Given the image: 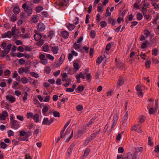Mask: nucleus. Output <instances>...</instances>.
Masks as SVG:
<instances>
[{
	"instance_id": "f03ea898",
	"label": "nucleus",
	"mask_w": 159,
	"mask_h": 159,
	"mask_svg": "<svg viewBox=\"0 0 159 159\" xmlns=\"http://www.w3.org/2000/svg\"><path fill=\"white\" fill-rule=\"evenodd\" d=\"M22 7L24 9L25 11L27 13L28 16H30L32 14L33 10L32 8L26 3L23 4Z\"/></svg>"
},
{
	"instance_id": "393cba45",
	"label": "nucleus",
	"mask_w": 159,
	"mask_h": 159,
	"mask_svg": "<svg viewBox=\"0 0 159 159\" xmlns=\"http://www.w3.org/2000/svg\"><path fill=\"white\" fill-rule=\"evenodd\" d=\"M33 119L36 122H38L39 121V116L38 114H35L33 116Z\"/></svg>"
},
{
	"instance_id": "412c9836",
	"label": "nucleus",
	"mask_w": 159,
	"mask_h": 159,
	"mask_svg": "<svg viewBox=\"0 0 159 159\" xmlns=\"http://www.w3.org/2000/svg\"><path fill=\"white\" fill-rule=\"evenodd\" d=\"M50 49L48 44H45L43 47V51L45 52H48Z\"/></svg>"
},
{
	"instance_id": "5701e85b",
	"label": "nucleus",
	"mask_w": 159,
	"mask_h": 159,
	"mask_svg": "<svg viewBox=\"0 0 159 159\" xmlns=\"http://www.w3.org/2000/svg\"><path fill=\"white\" fill-rule=\"evenodd\" d=\"M30 79V77L27 78L26 77H23L21 78V81L23 84H25L28 82Z\"/></svg>"
},
{
	"instance_id": "7ed1b4c3",
	"label": "nucleus",
	"mask_w": 159,
	"mask_h": 159,
	"mask_svg": "<svg viewBox=\"0 0 159 159\" xmlns=\"http://www.w3.org/2000/svg\"><path fill=\"white\" fill-rule=\"evenodd\" d=\"M12 45L11 44H8L6 48L3 49L1 54L2 57H4L6 56L10 52V49L11 48Z\"/></svg>"
},
{
	"instance_id": "0eeeda50",
	"label": "nucleus",
	"mask_w": 159,
	"mask_h": 159,
	"mask_svg": "<svg viewBox=\"0 0 159 159\" xmlns=\"http://www.w3.org/2000/svg\"><path fill=\"white\" fill-rule=\"evenodd\" d=\"M129 120L128 112V111H127L126 112V114L124 116L122 121L123 124L124 126H126L128 123V121Z\"/></svg>"
},
{
	"instance_id": "ea45409f",
	"label": "nucleus",
	"mask_w": 159,
	"mask_h": 159,
	"mask_svg": "<svg viewBox=\"0 0 159 159\" xmlns=\"http://www.w3.org/2000/svg\"><path fill=\"white\" fill-rule=\"evenodd\" d=\"M39 62L40 63L44 65H47L48 63V61L47 59L40 60Z\"/></svg>"
},
{
	"instance_id": "1a4fd4ad",
	"label": "nucleus",
	"mask_w": 159,
	"mask_h": 159,
	"mask_svg": "<svg viewBox=\"0 0 159 159\" xmlns=\"http://www.w3.org/2000/svg\"><path fill=\"white\" fill-rule=\"evenodd\" d=\"M5 97L7 100L11 103H14L16 101L15 98L11 95L8 94Z\"/></svg>"
},
{
	"instance_id": "4d7b16f0",
	"label": "nucleus",
	"mask_w": 159,
	"mask_h": 159,
	"mask_svg": "<svg viewBox=\"0 0 159 159\" xmlns=\"http://www.w3.org/2000/svg\"><path fill=\"white\" fill-rule=\"evenodd\" d=\"M140 56L141 58L143 60H145L146 58V55L145 53H143L142 52H141L140 54Z\"/></svg>"
},
{
	"instance_id": "f8f14e48",
	"label": "nucleus",
	"mask_w": 159,
	"mask_h": 159,
	"mask_svg": "<svg viewBox=\"0 0 159 159\" xmlns=\"http://www.w3.org/2000/svg\"><path fill=\"white\" fill-rule=\"evenodd\" d=\"M39 16L37 15H33L30 18V21L31 23H36L39 21Z\"/></svg>"
},
{
	"instance_id": "473e14b6",
	"label": "nucleus",
	"mask_w": 159,
	"mask_h": 159,
	"mask_svg": "<svg viewBox=\"0 0 159 159\" xmlns=\"http://www.w3.org/2000/svg\"><path fill=\"white\" fill-rule=\"evenodd\" d=\"M105 7L103 5H101L97 7V10L98 12H102L104 9Z\"/></svg>"
},
{
	"instance_id": "c85d7f7f",
	"label": "nucleus",
	"mask_w": 159,
	"mask_h": 159,
	"mask_svg": "<svg viewBox=\"0 0 159 159\" xmlns=\"http://www.w3.org/2000/svg\"><path fill=\"white\" fill-rule=\"evenodd\" d=\"M43 9V8L41 6H38L35 8V11L38 12H40Z\"/></svg>"
},
{
	"instance_id": "c03bdc74",
	"label": "nucleus",
	"mask_w": 159,
	"mask_h": 159,
	"mask_svg": "<svg viewBox=\"0 0 159 159\" xmlns=\"http://www.w3.org/2000/svg\"><path fill=\"white\" fill-rule=\"evenodd\" d=\"M96 35L95 31L94 30H92L90 32V35L92 39L95 38Z\"/></svg>"
},
{
	"instance_id": "5fc2aeb1",
	"label": "nucleus",
	"mask_w": 159,
	"mask_h": 159,
	"mask_svg": "<svg viewBox=\"0 0 159 159\" xmlns=\"http://www.w3.org/2000/svg\"><path fill=\"white\" fill-rule=\"evenodd\" d=\"M53 116L55 117H59L60 116V114L58 111H55L53 112Z\"/></svg>"
},
{
	"instance_id": "2eb2a0df",
	"label": "nucleus",
	"mask_w": 159,
	"mask_h": 159,
	"mask_svg": "<svg viewBox=\"0 0 159 159\" xmlns=\"http://www.w3.org/2000/svg\"><path fill=\"white\" fill-rule=\"evenodd\" d=\"M61 34L64 39H66L68 38L69 35V33L66 31H63L61 32Z\"/></svg>"
},
{
	"instance_id": "423d86ee",
	"label": "nucleus",
	"mask_w": 159,
	"mask_h": 159,
	"mask_svg": "<svg viewBox=\"0 0 159 159\" xmlns=\"http://www.w3.org/2000/svg\"><path fill=\"white\" fill-rule=\"evenodd\" d=\"M78 56V53L74 50H72L71 52L68 54V59L69 61H71L73 57L74 56Z\"/></svg>"
},
{
	"instance_id": "6e6d98bb",
	"label": "nucleus",
	"mask_w": 159,
	"mask_h": 159,
	"mask_svg": "<svg viewBox=\"0 0 159 159\" xmlns=\"http://www.w3.org/2000/svg\"><path fill=\"white\" fill-rule=\"evenodd\" d=\"M109 9L110 7H108L107 9L106 13L105 15V16L106 17L110 16L111 15V13L109 12Z\"/></svg>"
},
{
	"instance_id": "58836bf2",
	"label": "nucleus",
	"mask_w": 159,
	"mask_h": 159,
	"mask_svg": "<svg viewBox=\"0 0 159 159\" xmlns=\"http://www.w3.org/2000/svg\"><path fill=\"white\" fill-rule=\"evenodd\" d=\"M37 42V45L41 46L44 43V40L43 39H40Z\"/></svg>"
},
{
	"instance_id": "bb28decb",
	"label": "nucleus",
	"mask_w": 159,
	"mask_h": 159,
	"mask_svg": "<svg viewBox=\"0 0 159 159\" xmlns=\"http://www.w3.org/2000/svg\"><path fill=\"white\" fill-rule=\"evenodd\" d=\"M67 3V0H62L59 2L58 5L60 6H64L66 5Z\"/></svg>"
},
{
	"instance_id": "37998d69",
	"label": "nucleus",
	"mask_w": 159,
	"mask_h": 159,
	"mask_svg": "<svg viewBox=\"0 0 159 159\" xmlns=\"http://www.w3.org/2000/svg\"><path fill=\"white\" fill-rule=\"evenodd\" d=\"M30 74L32 75V77L35 78H37L39 77V75L37 73L34 72H31L30 73Z\"/></svg>"
},
{
	"instance_id": "864d4df0",
	"label": "nucleus",
	"mask_w": 159,
	"mask_h": 159,
	"mask_svg": "<svg viewBox=\"0 0 159 159\" xmlns=\"http://www.w3.org/2000/svg\"><path fill=\"white\" fill-rule=\"evenodd\" d=\"M83 109V107L81 105H78L76 107V109L78 111H82Z\"/></svg>"
},
{
	"instance_id": "f704fd0d",
	"label": "nucleus",
	"mask_w": 159,
	"mask_h": 159,
	"mask_svg": "<svg viewBox=\"0 0 159 159\" xmlns=\"http://www.w3.org/2000/svg\"><path fill=\"white\" fill-rule=\"evenodd\" d=\"M143 34L146 37H148L150 35V33L148 30H146L143 31Z\"/></svg>"
},
{
	"instance_id": "f3484780",
	"label": "nucleus",
	"mask_w": 159,
	"mask_h": 159,
	"mask_svg": "<svg viewBox=\"0 0 159 159\" xmlns=\"http://www.w3.org/2000/svg\"><path fill=\"white\" fill-rule=\"evenodd\" d=\"M73 66L75 70H78L80 68V66L78 61H74L73 63Z\"/></svg>"
},
{
	"instance_id": "a878e982",
	"label": "nucleus",
	"mask_w": 159,
	"mask_h": 159,
	"mask_svg": "<svg viewBox=\"0 0 159 159\" xmlns=\"http://www.w3.org/2000/svg\"><path fill=\"white\" fill-rule=\"evenodd\" d=\"M66 25L68 29L70 30H73L75 27V26L71 24H67Z\"/></svg>"
},
{
	"instance_id": "9d476101",
	"label": "nucleus",
	"mask_w": 159,
	"mask_h": 159,
	"mask_svg": "<svg viewBox=\"0 0 159 159\" xmlns=\"http://www.w3.org/2000/svg\"><path fill=\"white\" fill-rule=\"evenodd\" d=\"M37 30L40 31H43L45 29L44 24L41 22H39L37 25Z\"/></svg>"
},
{
	"instance_id": "8fccbe9b",
	"label": "nucleus",
	"mask_w": 159,
	"mask_h": 159,
	"mask_svg": "<svg viewBox=\"0 0 159 159\" xmlns=\"http://www.w3.org/2000/svg\"><path fill=\"white\" fill-rule=\"evenodd\" d=\"M18 83L16 81H14L13 83L12 88L14 89H16V86L18 85Z\"/></svg>"
},
{
	"instance_id": "79ce46f5",
	"label": "nucleus",
	"mask_w": 159,
	"mask_h": 159,
	"mask_svg": "<svg viewBox=\"0 0 159 159\" xmlns=\"http://www.w3.org/2000/svg\"><path fill=\"white\" fill-rule=\"evenodd\" d=\"M46 57L48 59H50L52 61H53L54 59V57L50 54H47Z\"/></svg>"
},
{
	"instance_id": "052dcab7",
	"label": "nucleus",
	"mask_w": 159,
	"mask_h": 159,
	"mask_svg": "<svg viewBox=\"0 0 159 159\" xmlns=\"http://www.w3.org/2000/svg\"><path fill=\"white\" fill-rule=\"evenodd\" d=\"M16 118L17 119L20 121H23L24 120V117L23 116L20 115H17L16 116Z\"/></svg>"
},
{
	"instance_id": "aec40b11",
	"label": "nucleus",
	"mask_w": 159,
	"mask_h": 159,
	"mask_svg": "<svg viewBox=\"0 0 159 159\" xmlns=\"http://www.w3.org/2000/svg\"><path fill=\"white\" fill-rule=\"evenodd\" d=\"M81 46L80 44L78 43H75L74 44L73 48L76 50L79 51L80 49Z\"/></svg>"
},
{
	"instance_id": "49530a36",
	"label": "nucleus",
	"mask_w": 159,
	"mask_h": 159,
	"mask_svg": "<svg viewBox=\"0 0 159 159\" xmlns=\"http://www.w3.org/2000/svg\"><path fill=\"white\" fill-rule=\"evenodd\" d=\"M156 111V109L153 108H151L149 110V113L150 115L153 114Z\"/></svg>"
},
{
	"instance_id": "b1692460",
	"label": "nucleus",
	"mask_w": 159,
	"mask_h": 159,
	"mask_svg": "<svg viewBox=\"0 0 159 159\" xmlns=\"http://www.w3.org/2000/svg\"><path fill=\"white\" fill-rule=\"evenodd\" d=\"M34 39L36 41L39 40L42 38L41 35L38 33L35 34L34 36Z\"/></svg>"
},
{
	"instance_id": "c756f323",
	"label": "nucleus",
	"mask_w": 159,
	"mask_h": 159,
	"mask_svg": "<svg viewBox=\"0 0 159 159\" xmlns=\"http://www.w3.org/2000/svg\"><path fill=\"white\" fill-rule=\"evenodd\" d=\"M135 149V153L137 154H138L139 153H140L143 151V148L142 147H138L136 148Z\"/></svg>"
},
{
	"instance_id": "7c9ffc66",
	"label": "nucleus",
	"mask_w": 159,
	"mask_h": 159,
	"mask_svg": "<svg viewBox=\"0 0 159 159\" xmlns=\"http://www.w3.org/2000/svg\"><path fill=\"white\" fill-rule=\"evenodd\" d=\"M124 83V81L123 79H120L117 83V87L118 88L120 87Z\"/></svg>"
},
{
	"instance_id": "603ef678",
	"label": "nucleus",
	"mask_w": 159,
	"mask_h": 159,
	"mask_svg": "<svg viewBox=\"0 0 159 159\" xmlns=\"http://www.w3.org/2000/svg\"><path fill=\"white\" fill-rule=\"evenodd\" d=\"M33 116V114L31 112L28 113L26 115V117L28 119H30L31 118H32Z\"/></svg>"
},
{
	"instance_id": "6ab92c4d",
	"label": "nucleus",
	"mask_w": 159,
	"mask_h": 159,
	"mask_svg": "<svg viewBox=\"0 0 159 159\" xmlns=\"http://www.w3.org/2000/svg\"><path fill=\"white\" fill-rule=\"evenodd\" d=\"M71 20L73 24L76 25L79 23V18L77 17H74L71 18Z\"/></svg>"
},
{
	"instance_id": "4468645a",
	"label": "nucleus",
	"mask_w": 159,
	"mask_h": 159,
	"mask_svg": "<svg viewBox=\"0 0 159 159\" xmlns=\"http://www.w3.org/2000/svg\"><path fill=\"white\" fill-rule=\"evenodd\" d=\"M12 35H13L12 34L11 32L10 31H8L7 32L2 34V37L3 38H10Z\"/></svg>"
},
{
	"instance_id": "39448f33",
	"label": "nucleus",
	"mask_w": 159,
	"mask_h": 159,
	"mask_svg": "<svg viewBox=\"0 0 159 159\" xmlns=\"http://www.w3.org/2000/svg\"><path fill=\"white\" fill-rule=\"evenodd\" d=\"M142 88L141 87V85H137L136 87L138 96L140 98H142L143 96V93L142 92Z\"/></svg>"
},
{
	"instance_id": "774afa93",
	"label": "nucleus",
	"mask_w": 159,
	"mask_h": 159,
	"mask_svg": "<svg viewBox=\"0 0 159 159\" xmlns=\"http://www.w3.org/2000/svg\"><path fill=\"white\" fill-rule=\"evenodd\" d=\"M17 50L20 52H23L24 51V48L22 46H19L17 48Z\"/></svg>"
},
{
	"instance_id": "13d9d810",
	"label": "nucleus",
	"mask_w": 159,
	"mask_h": 159,
	"mask_svg": "<svg viewBox=\"0 0 159 159\" xmlns=\"http://www.w3.org/2000/svg\"><path fill=\"white\" fill-rule=\"evenodd\" d=\"M39 58L40 60L46 59L45 55L43 54H40L39 55Z\"/></svg>"
},
{
	"instance_id": "de8ad7c7",
	"label": "nucleus",
	"mask_w": 159,
	"mask_h": 159,
	"mask_svg": "<svg viewBox=\"0 0 159 159\" xmlns=\"http://www.w3.org/2000/svg\"><path fill=\"white\" fill-rule=\"evenodd\" d=\"M48 123L49 120L48 118H44L43 119V123L45 125H47L48 124Z\"/></svg>"
},
{
	"instance_id": "4be33fe9",
	"label": "nucleus",
	"mask_w": 159,
	"mask_h": 159,
	"mask_svg": "<svg viewBox=\"0 0 159 159\" xmlns=\"http://www.w3.org/2000/svg\"><path fill=\"white\" fill-rule=\"evenodd\" d=\"M13 11L14 14H18L20 12V10L18 7L16 6L14 7L13 9Z\"/></svg>"
},
{
	"instance_id": "338daca9",
	"label": "nucleus",
	"mask_w": 159,
	"mask_h": 159,
	"mask_svg": "<svg viewBox=\"0 0 159 159\" xmlns=\"http://www.w3.org/2000/svg\"><path fill=\"white\" fill-rule=\"evenodd\" d=\"M100 25L102 28H103L107 25V23L104 21H101L100 23Z\"/></svg>"
},
{
	"instance_id": "3c124183",
	"label": "nucleus",
	"mask_w": 159,
	"mask_h": 159,
	"mask_svg": "<svg viewBox=\"0 0 159 159\" xmlns=\"http://www.w3.org/2000/svg\"><path fill=\"white\" fill-rule=\"evenodd\" d=\"M28 95V94L27 92H25L24 96L23 97V102H25L27 99V97Z\"/></svg>"
},
{
	"instance_id": "72a5a7b5",
	"label": "nucleus",
	"mask_w": 159,
	"mask_h": 159,
	"mask_svg": "<svg viewBox=\"0 0 159 159\" xmlns=\"http://www.w3.org/2000/svg\"><path fill=\"white\" fill-rule=\"evenodd\" d=\"M73 147L74 146L72 145H71L70 146L67 152V154L68 155H70L72 152Z\"/></svg>"
},
{
	"instance_id": "69168bd1",
	"label": "nucleus",
	"mask_w": 159,
	"mask_h": 159,
	"mask_svg": "<svg viewBox=\"0 0 159 159\" xmlns=\"http://www.w3.org/2000/svg\"><path fill=\"white\" fill-rule=\"evenodd\" d=\"M103 60V58L102 57H98L97 59L96 62L97 63L99 64Z\"/></svg>"
},
{
	"instance_id": "cd10ccee",
	"label": "nucleus",
	"mask_w": 159,
	"mask_h": 159,
	"mask_svg": "<svg viewBox=\"0 0 159 159\" xmlns=\"http://www.w3.org/2000/svg\"><path fill=\"white\" fill-rule=\"evenodd\" d=\"M55 31L54 30H51L49 31L48 34V37L50 39L52 38L53 36V34L55 33Z\"/></svg>"
},
{
	"instance_id": "20e7f679",
	"label": "nucleus",
	"mask_w": 159,
	"mask_h": 159,
	"mask_svg": "<svg viewBox=\"0 0 159 159\" xmlns=\"http://www.w3.org/2000/svg\"><path fill=\"white\" fill-rule=\"evenodd\" d=\"M11 128L14 129H17L20 127L19 122L16 120H13L11 122Z\"/></svg>"
},
{
	"instance_id": "a19ab883",
	"label": "nucleus",
	"mask_w": 159,
	"mask_h": 159,
	"mask_svg": "<svg viewBox=\"0 0 159 159\" xmlns=\"http://www.w3.org/2000/svg\"><path fill=\"white\" fill-rule=\"evenodd\" d=\"M48 13L46 11H43L41 13V16L43 17H48Z\"/></svg>"
},
{
	"instance_id": "6e6552de",
	"label": "nucleus",
	"mask_w": 159,
	"mask_h": 159,
	"mask_svg": "<svg viewBox=\"0 0 159 159\" xmlns=\"http://www.w3.org/2000/svg\"><path fill=\"white\" fill-rule=\"evenodd\" d=\"M50 46L52 52L53 54H57L58 53L59 48L58 46H52L51 44H50Z\"/></svg>"
},
{
	"instance_id": "680f3d73",
	"label": "nucleus",
	"mask_w": 159,
	"mask_h": 159,
	"mask_svg": "<svg viewBox=\"0 0 159 159\" xmlns=\"http://www.w3.org/2000/svg\"><path fill=\"white\" fill-rule=\"evenodd\" d=\"M19 62L21 65H24L25 62V61L23 58H20L19 60Z\"/></svg>"
},
{
	"instance_id": "4c0bfd02",
	"label": "nucleus",
	"mask_w": 159,
	"mask_h": 159,
	"mask_svg": "<svg viewBox=\"0 0 159 159\" xmlns=\"http://www.w3.org/2000/svg\"><path fill=\"white\" fill-rule=\"evenodd\" d=\"M51 71V68L50 67L48 66L44 68V72L46 74H49Z\"/></svg>"
},
{
	"instance_id": "bf43d9fd",
	"label": "nucleus",
	"mask_w": 159,
	"mask_h": 159,
	"mask_svg": "<svg viewBox=\"0 0 159 159\" xmlns=\"http://www.w3.org/2000/svg\"><path fill=\"white\" fill-rule=\"evenodd\" d=\"M137 19L138 20H140L143 18V16L142 15L139 13H137Z\"/></svg>"
},
{
	"instance_id": "0e129e2a",
	"label": "nucleus",
	"mask_w": 159,
	"mask_h": 159,
	"mask_svg": "<svg viewBox=\"0 0 159 159\" xmlns=\"http://www.w3.org/2000/svg\"><path fill=\"white\" fill-rule=\"evenodd\" d=\"M24 72L26 74L30 73L31 72H30V69L28 67L24 68Z\"/></svg>"
},
{
	"instance_id": "a211bd4d",
	"label": "nucleus",
	"mask_w": 159,
	"mask_h": 159,
	"mask_svg": "<svg viewBox=\"0 0 159 159\" xmlns=\"http://www.w3.org/2000/svg\"><path fill=\"white\" fill-rule=\"evenodd\" d=\"M65 58V55L64 54H62L59 59V62L58 66H60L64 61Z\"/></svg>"
},
{
	"instance_id": "2f4dec72",
	"label": "nucleus",
	"mask_w": 159,
	"mask_h": 159,
	"mask_svg": "<svg viewBox=\"0 0 159 159\" xmlns=\"http://www.w3.org/2000/svg\"><path fill=\"white\" fill-rule=\"evenodd\" d=\"M43 97L44 98L43 101L45 102H48L51 98L49 95H47L45 96H44Z\"/></svg>"
},
{
	"instance_id": "a18cd8bd",
	"label": "nucleus",
	"mask_w": 159,
	"mask_h": 159,
	"mask_svg": "<svg viewBox=\"0 0 159 159\" xmlns=\"http://www.w3.org/2000/svg\"><path fill=\"white\" fill-rule=\"evenodd\" d=\"M89 149L88 148L84 151L83 156L84 157H86L89 154Z\"/></svg>"
},
{
	"instance_id": "9b49d317",
	"label": "nucleus",
	"mask_w": 159,
	"mask_h": 159,
	"mask_svg": "<svg viewBox=\"0 0 159 159\" xmlns=\"http://www.w3.org/2000/svg\"><path fill=\"white\" fill-rule=\"evenodd\" d=\"M8 115V113L6 111H2L0 113V120H5Z\"/></svg>"
},
{
	"instance_id": "c9c22d12",
	"label": "nucleus",
	"mask_w": 159,
	"mask_h": 159,
	"mask_svg": "<svg viewBox=\"0 0 159 159\" xmlns=\"http://www.w3.org/2000/svg\"><path fill=\"white\" fill-rule=\"evenodd\" d=\"M48 106H45L43 108L42 110V112L43 113L45 114L48 112Z\"/></svg>"
},
{
	"instance_id": "e2e57ef3",
	"label": "nucleus",
	"mask_w": 159,
	"mask_h": 159,
	"mask_svg": "<svg viewBox=\"0 0 159 159\" xmlns=\"http://www.w3.org/2000/svg\"><path fill=\"white\" fill-rule=\"evenodd\" d=\"M0 146L2 148H5L7 146V145L4 142H2L0 143Z\"/></svg>"
},
{
	"instance_id": "09e8293b",
	"label": "nucleus",
	"mask_w": 159,
	"mask_h": 159,
	"mask_svg": "<svg viewBox=\"0 0 159 159\" xmlns=\"http://www.w3.org/2000/svg\"><path fill=\"white\" fill-rule=\"evenodd\" d=\"M7 133L9 137H10L14 135V132L11 129L8 130Z\"/></svg>"
},
{
	"instance_id": "dca6fc26",
	"label": "nucleus",
	"mask_w": 159,
	"mask_h": 159,
	"mask_svg": "<svg viewBox=\"0 0 159 159\" xmlns=\"http://www.w3.org/2000/svg\"><path fill=\"white\" fill-rule=\"evenodd\" d=\"M10 20L12 22H14L16 21L17 20V16L16 15L13 14L9 16Z\"/></svg>"
},
{
	"instance_id": "e433bc0d",
	"label": "nucleus",
	"mask_w": 159,
	"mask_h": 159,
	"mask_svg": "<svg viewBox=\"0 0 159 159\" xmlns=\"http://www.w3.org/2000/svg\"><path fill=\"white\" fill-rule=\"evenodd\" d=\"M139 122L142 123L144 121L145 118L144 116L141 115L139 116Z\"/></svg>"
},
{
	"instance_id": "f257e3e1",
	"label": "nucleus",
	"mask_w": 159,
	"mask_h": 159,
	"mask_svg": "<svg viewBox=\"0 0 159 159\" xmlns=\"http://www.w3.org/2000/svg\"><path fill=\"white\" fill-rule=\"evenodd\" d=\"M89 72V68H88L86 69L85 72H84L83 73H80L76 75L75 78L77 80V82L78 83L80 82V78L84 79L86 77L88 80H89V74L88 73Z\"/></svg>"
},
{
	"instance_id": "ddd939ff",
	"label": "nucleus",
	"mask_w": 159,
	"mask_h": 159,
	"mask_svg": "<svg viewBox=\"0 0 159 159\" xmlns=\"http://www.w3.org/2000/svg\"><path fill=\"white\" fill-rule=\"evenodd\" d=\"M132 129L138 133H140L142 132L141 126L139 124H136L135 125L132 127Z\"/></svg>"
}]
</instances>
